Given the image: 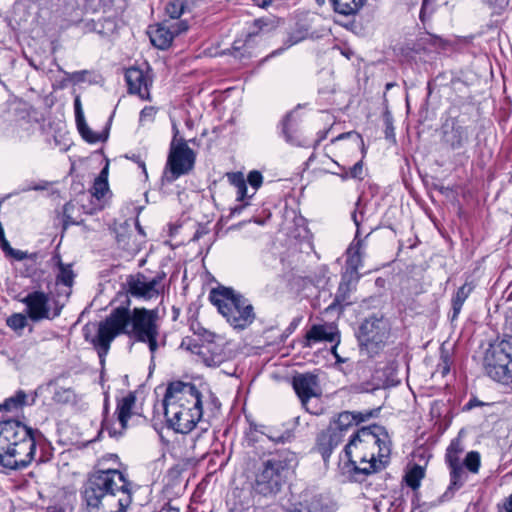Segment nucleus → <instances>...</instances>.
<instances>
[{
    "label": "nucleus",
    "mask_w": 512,
    "mask_h": 512,
    "mask_svg": "<svg viewBox=\"0 0 512 512\" xmlns=\"http://www.w3.org/2000/svg\"><path fill=\"white\" fill-rule=\"evenodd\" d=\"M290 437L291 434L287 431L281 434H268V438L275 443H285L287 440L290 439Z\"/></svg>",
    "instance_id": "47"
},
{
    "label": "nucleus",
    "mask_w": 512,
    "mask_h": 512,
    "mask_svg": "<svg viewBox=\"0 0 512 512\" xmlns=\"http://www.w3.org/2000/svg\"><path fill=\"white\" fill-rule=\"evenodd\" d=\"M163 278L164 276L158 275L149 279L141 273L131 275L126 282L127 291L133 297L150 300L160 295Z\"/></svg>",
    "instance_id": "12"
},
{
    "label": "nucleus",
    "mask_w": 512,
    "mask_h": 512,
    "mask_svg": "<svg viewBox=\"0 0 512 512\" xmlns=\"http://www.w3.org/2000/svg\"><path fill=\"white\" fill-rule=\"evenodd\" d=\"M394 86V83H387L386 84V90L391 89Z\"/></svg>",
    "instance_id": "57"
},
{
    "label": "nucleus",
    "mask_w": 512,
    "mask_h": 512,
    "mask_svg": "<svg viewBox=\"0 0 512 512\" xmlns=\"http://www.w3.org/2000/svg\"><path fill=\"white\" fill-rule=\"evenodd\" d=\"M365 175V169L363 166V162H356L352 168L348 171V178L352 179H363Z\"/></svg>",
    "instance_id": "43"
},
{
    "label": "nucleus",
    "mask_w": 512,
    "mask_h": 512,
    "mask_svg": "<svg viewBox=\"0 0 512 512\" xmlns=\"http://www.w3.org/2000/svg\"><path fill=\"white\" fill-rule=\"evenodd\" d=\"M289 512H328L319 499L312 498L296 504Z\"/></svg>",
    "instance_id": "34"
},
{
    "label": "nucleus",
    "mask_w": 512,
    "mask_h": 512,
    "mask_svg": "<svg viewBox=\"0 0 512 512\" xmlns=\"http://www.w3.org/2000/svg\"><path fill=\"white\" fill-rule=\"evenodd\" d=\"M467 479V473L462 465L450 468V485L448 491L460 489Z\"/></svg>",
    "instance_id": "33"
},
{
    "label": "nucleus",
    "mask_w": 512,
    "mask_h": 512,
    "mask_svg": "<svg viewBox=\"0 0 512 512\" xmlns=\"http://www.w3.org/2000/svg\"><path fill=\"white\" fill-rule=\"evenodd\" d=\"M296 464L295 454L288 449H280L261 458L251 476V487L255 494L275 497L287 481L290 471Z\"/></svg>",
    "instance_id": "6"
},
{
    "label": "nucleus",
    "mask_w": 512,
    "mask_h": 512,
    "mask_svg": "<svg viewBox=\"0 0 512 512\" xmlns=\"http://www.w3.org/2000/svg\"><path fill=\"white\" fill-rule=\"evenodd\" d=\"M173 138L170 144V151L167 160H195L198 154V143L195 139L186 141L180 136L179 129L174 120H172Z\"/></svg>",
    "instance_id": "15"
},
{
    "label": "nucleus",
    "mask_w": 512,
    "mask_h": 512,
    "mask_svg": "<svg viewBox=\"0 0 512 512\" xmlns=\"http://www.w3.org/2000/svg\"><path fill=\"white\" fill-rule=\"evenodd\" d=\"M187 29L188 25L185 21L172 24L163 22L158 24L155 28L150 29L149 37L155 47L164 50L171 45L176 35L187 31Z\"/></svg>",
    "instance_id": "16"
},
{
    "label": "nucleus",
    "mask_w": 512,
    "mask_h": 512,
    "mask_svg": "<svg viewBox=\"0 0 512 512\" xmlns=\"http://www.w3.org/2000/svg\"><path fill=\"white\" fill-rule=\"evenodd\" d=\"M108 174H109V162H106L105 166L99 173V175L95 178V180H102V181H108Z\"/></svg>",
    "instance_id": "49"
},
{
    "label": "nucleus",
    "mask_w": 512,
    "mask_h": 512,
    "mask_svg": "<svg viewBox=\"0 0 512 512\" xmlns=\"http://www.w3.org/2000/svg\"><path fill=\"white\" fill-rule=\"evenodd\" d=\"M471 291H472V288L467 284L462 285L456 291L455 295L452 298V312H453L452 317H451L452 320H455L458 317V315L462 309V306H463L464 302L466 301V299L468 298Z\"/></svg>",
    "instance_id": "30"
},
{
    "label": "nucleus",
    "mask_w": 512,
    "mask_h": 512,
    "mask_svg": "<svg viewBox=\"0 0 512 512\" xmlns=\"http://www.w3.org/2000/svg\"><path fill=\"white\" fill-rule=\"evenodd\" d=\"M194 162H167L162 180L171 183L193 168Z\"/></svg>",
    "instance_id": "26"
},
{
    "label": "nucleus",
    "mask_w": 512,
    "mask_h": 512,
    "mask_svg": "<svg viewBox=\"0 0 512 512\" xmlns=\"http://www.w3.org/2000/svg\"><path fill=\"white\" fill-rule=\"evenodd\" d=\"M253 3L261 8H265L269 6L272 3V0H252Z\"/></svg>",
    "instance_id": "52"
},
{
    "label": "nucleus",
    "mask_w": 512,
    "mask_h": 512,
    "mask_svg": "<svg viewBox=\"0 0 512 512\" xmlns=\"http://www.w3.org/2000/svg\"><path fill=\"white\" fill-rule=\"evenodd\" d=\"M503 508L505 509L506 512H512V494L508 498H506L503 504Z\"/></svg>",
    "instance_id": "53"
},
{
    "label": "nucleus",
    "mask_w": 512,
    "mask_h": 512,
    "mask_svg": "<svg viewBox=\"0 0 512 512\" xmlns=\"http://www.w3.org/2000/svg\"><path fill=\"white\" fill-rule=\"evenodd\" d=\"M391 335V323L383 315H372L364 319L357 331L360 351L369 357L379 354Z\"/></svg>",
    "instance_id": "8"
},
{
    "label": "nucleus",
    "mask_w": 512,
    "mask_h": 512,
    "mask_svg": "<svg viewBox=\"0 0 512 512\" xmlns=\"http://www.w3.org/2000/svg\"><path fill=\"white\" fill-rule=\"evenodd\" d=\"M126 82L130 93L139 95L143 100L150 98L149 89L152 85L150 76L140 68L131 67L125 73Z\"/></svg>",
    "instance_id": "21"
},
{
    "label": "nucleus",
    "mask_w": 512,
    "mask_h": 512,
    "mask_svg": "<svg viewBox=\"0 0 512 512\" xmlns=\"http://www.w3.org/2000/svg\"><path fill=\"white\" fill-rule=\"evenodd\" d=\"M280 24V19L268 15L264 16L258 19H255L253 22V26L255 30L251 31L247 35V39L242 43L241 41H235L232 48H231V54L234 57L237 58H243L246 56V54H249L247 52V48L252 41V38L259 35V34H268L272 31H274Z\"/></svg>",
    "instance_id": "14"
},
{
    "label": "nucleus",
    "mask_w": 512,
    "mask_h": 512,
    "mask_svg": "<svg viewBox=\"0 0 512 512\" xmlns=\"http://www.w3.org/2000/svg\"><path fill=\"white\" fill-rule=\"evenodd\" d=\"M71 204H67L64 208V211H69V208H70Z\"/></svg>",
    "instance_id": "60"
},
{
    "label": "nucleus",
    "mask_w": 512,
    "mask_h": 512,
    "mask_svg": "<svg viewBox=\"0 0 512 512\" xmlns=\"http://www.w3.org/2000/svg\"><path fill=\"white\" fill-rule=\"evenodd\" d=\"M436 0H423L422 6L420 10V19L422 22L425 21L427 17H430L434 11L436 10Z\"/></svg>",
    "instance_id": "42"
},
{
    "label": "nucleus",
    "mask_w": 512,
    "mask_h": 512,
    "mask_svg": "<svg viewBox=\"0 0 512 512\" xmlns=\"http://www.w3.org/2000/svg\"><path fill=\"white\" fill-rule=\"evenodd\" d=\"M297 42H298V39H297V40H295V41H293V42H291V44H290V45L296 44Z\"/></svg>",
    "instance_id": "61"
},
{
    "label": "nucleus",
    "mask_w": 512,
    "mask_h": 512,
    "mask_svg": "<svg viewBox=\"0 0 512 512\" xmlns=\"http://www.w3.org/2000/svg\"><path fill=\"white\" fill-rule=\"evenodd\" d=\"M357 282H358V280L350 279V276H348V278L344 279V275H343L331 307H334L336 305H339V306L349 305L351 303L349 301L350 293L353 289V286Z\"/></svg>",
    "instance_id": "27"
},
{
    "label": "nucleus",
    "mask_w": 512,
    "mask_h": 512,
    "mask_svg": "<svg viewBox=\"0 0 512 512\" xmlns=\"http://www.w3.org/2000/svg\"><path fill=\"white\" fill-rule=\"evenodd\" d=\"M27 405V394L23 390H19L15 395L7 398L3 402V408L5 411L13 412L22 409Z\"/></svg>",
    "instance_id": "32"
},
{
    "label": "nucleus",
    "mask_w": 512,
    "mask_h": 512,
    "mask_svg": "<svg viewBox=\"0 0 512 512\" xmlns=\"http://www.w3.org/2000/svg\"><path fill=\"white\" fill-rule=\"evenodd\" d=\"M483 403L477 399H471L469 402L465 405V409L471 410L476 406H481Z\"/></svg>",
    "instance_id": "51"
},
{
    "label": "nucleus",
    "mask_w": 512,
    "mask_h": 512,
    "mask_svg": "<svg viewBox=\"0 0 512 512\" xmlns=\"http://www.w3.org/2000/svg\"><path fill=\"white\" fill-rule=\"evenodd\" d=\"M53 260L58 265V273L56 275V285H63L65 287V296L70 295V289L74 281V273L70 264H63L59 255H55Z\"/></svg>",
    "instance_id": "24"
},
{
    "label": "nucleus",
    "mask_w": 512,
    "mask_h": 512,
    "mask_svg": "<svg viewBox=\"0 0 512 512\" xmlns=\"http://www.w3.org/2000/svg\"><path fill=\"white\" fill-rule=\"evenodd\" d=\"M343 441V435L340 431L329 426L321 431L317 437V451L321 454L324 461H327L333 450Z\"/></svg>",
    "instance_id": "22"
},
{
    "label": "nucleus",
    "mask_w": 512,
    "mask_h": 512,
    "mask_svg": "<svg viewBox=\"0 0 512 512\" xmlns=\"http://www.w3.org/2000/svg\"><path fill=\"white\" fill-rule=\"evenodd\" d=\"M372 416V412H349L345 411L338 415L337 420H335L332 424L329 425L330 428H335L342 433L344 436V432L351 426L360 424L366 420H368Z\"/></svg>",
    "instance_id": "23"
},
{
    "label": "nucleus",
    "mask_w": 512,
    "mask_h": 512,
    "mask_svg": "<svg viewBox=\"0 0 512 512\" xmlns=\"http://www.w3.org/2000/svg\"><path fill=\"white\" fill-rule=\"evenodd\" d=\"M21 302L26 306L27 316L34 322L43 319H54L61 313L63 305L55 304L51 312L49 306V295L43 291H33L28 293Z\"/></svg>",
    "instance_id": "11"
},
{
    "label": "nucleus",
    "mask_w": 512,
    "mask_h": 512,
    "mask_svg": "<svg viewBox=\"0 0 512 512\" xmlns=\"http://www.w3.org/2000/svg\"><path fill=\"white\" fill-rule=\"evenodd\" d=\"M12 258H14L15 260H18V261H21V260H24V259H31V260H35L38 256V253H32V254H29L28 252L26 251H22V250H18V249H10V254L8 255Z\"/></svg>",
    "instance_id": "44"
},
{
    "label": "nucleus",
    "mask_w": 512,
    "mask_h": 512,
    "mask_svg": "<svg viewBox=\"0 0 512 512\" xmlns=\"http://www.w3.org/2000/svg\"><path fill=\"white\" fill-rule=\"evenodd\" d=\"M487 375L495 381L512 382V336L489 345L483 359Z\"/></svg>",
    "instance_id": "9"
},
{
    "label": "nucleus",
    "mask_w": 512,
    "mask_h": 512,
    "mask_svg": "<svg viewBox=\"0 0 512 512\" xmlns=\"http://www.w3.org/2000/svg\"><path fill=\"white\" fill-rule=\"evenodd\" d=\"M186 125L190 128L193 126V123L190 120H187Z\"/></svg>",
    "instance_id": "58"
},
{
    "label": "nucleus",
    "mask_w": 512,
    "mask_h": 512,
    "mask_svg": "<svg viewBox=\"0 0 512 512\" xmlns=\"http://www.w3.org/2000/svg\"><path fill=\"white\" fill-rule=\"evenodd\" d=\"M157 321V309L134 308L129 310L125 307L113 309L109 316L100 322L97 335L92 339L100 363L104 364L111 342L120 334L146 343L153 359L158 349L159 326Z\"/></svg>",
    "instance_id": "1"
},
{
    "label": "nucleus",
    "mask_w": 512,
    "mask_h": 512,
    "mask_svg": "<svg viewBox=\"0 0 512 512\" xmlns=\"http://www.w3.org/2000/svg\"><path fill=\"white\" fill-rule=\"evenodd\" d=\"M438 370L443 376L449 373L450 365L448 356L442 358V362L438 364Z\"/></svg>",
    "instance_id": "48"
},
{
    "label": "nucleus",
    "mask_w": 512,
    "mask_h": 512,
    "mask_svg": "<svg viewBox=\"0 0 512 512\" xmlns=\"http://www.w3.org/2000/svg\"><path fill=\"white\" fill-rule=\"evenodd\" d=\"M187 9V0H170L165 7L171 19H178Z\"/></svg>",
    "instance_id": "35"
},
{
    "label": "nucleus",
    "mask_w": 512,
    "mask_h": 512,
    "mask_svg": "<svg viewBox=\"0 0 512 512\" xmlns=\"http://www.w3.org/2000/svg\"><path fill=\"white\" fill-rule=\"evenodd\" d=\"M509 325H510L511 331H512V319L509 321Z\"/></svg>",
    "instance_id": "62"
},
{
    "label": "nucleus",
    "mask_w": 512,
    "mask_h": 512,
    "mask_svg": "<svg viewBox=\"0 0 512 512\" xmlns=\"http://www.w3.org/2000/svg\"><path fill=\"white\" fill-rule=\"evenodd\" d=\"M333 169L328 170L329 173L340 176L343 180L348 179V170L339 164V162H333Z\"/></svg>",
    "instance_id": "46"
},
{
    "label": "nucleus",
    "mask_w": 512,
    "mask_h": 512,
    "mask_svg": "<svg viewBox=\"0 0 512 512\" xmlns=\"http://www.w3.org/2000/svg\"><path fill=\"white\" fill-rule=\"evenodd\" d=\"M77 128L83 139L89 143L104 142L108 137V133L106 131L93 132L87 125L86 121L77 124Z\"/></svg>",
    "instance_id": "31"
},
{
    "label": "nucleus",
    "mask_w": 512,
    "mask_h": 512,
    "mask_svg": "<svg viewBox=\"0 0 512 512\" xmlns=\"http://www.w3.org/2000/svg\"><path fill=\"white\" fill-rule=\"evenodd\" d=\"M381 436L386 437L384 429L378 425L363 427L352 436L344 449L350 472L367 476L384 468L390 447Z\"/></svg>",
    "instance_id": "3"
},
{
    "label": "nucleus",
    "mask_w": 512,
    "mask_h": 512,
    "mask_svg": "<svg viewBox=\"0 0 512 512\" xmlns=\"http://www.w3.org/2000/svg\"><path fill=\"white\" fill-rule=\"evenodd\" d=\"M392 130H393V129H392V127L387 126V129H386V135H387V137L389 136V133H391V132H392Z\"/></svg>",
    "instance_id": "55"
},
{
    "label": "nucleus",
    "mask_w": 512,
    "mask_h": 512,
    "mask_svg": "<svg viewBox=\"0 0 512 512\" xmlns=\"http://www.w3.org/2000/svg\"><path fill=\"white\" fill-rule=\"evenodd\" d=\"M282 134L285 140L292 145L303 144L300 139L298 121L294 117L293 113L287 114L282 121Z\"/></svg>",
    "instance_id": "25"
},
{
    "label": "nucleus",
    "mask_w": 512,
    "mask_h": 512,
    "mask_svg": "<svg viewBox=\"0 0 512 512\" xmlns=\"http://www.w3.org/2000/svg\"><path fill=\"white\" fill-rule=\"evenodd\" d=\"M109 192L108 181L94 180L90 193L98 202H101ZM98 206L100 209L103 207L101 203H99Z\"/></svg>",
    "instance_id": "37"
},
{
    "label": "nucleus",
    "mask_w": 512,
    "mask_h": 512,
    "mask_svg": "<svg viewBox=\"0 0 512 512\" xmlns=\"http://www.w3.org/2000/svg\"><path fill=\"white\" fill-rule=\"evenodd\" d=\"M41 435L18 420L0 421V464L17 470L26 468L34 459L36 436Z\"/></svg>",
    "instance_id": "5"
},
{
    "label": "nucleus",
    "mask_w": 512,
    "mask_h": 512,
    "mask_svg": "<svg viewBox=\"0 0 512 512\" xmlns=\"http://www.w3.org/2000/svg\"><path fill=\"white\" fill-rule=\"evenodd\" d=\"M1 410H4V408H3V403H2V404H0V411H1Z\"/></svg>",
    "instance_id": "63"
},
{
    "label": "nucleus",
    "mask_w": 512,
    "mask_h": 512,
    "mask_svg": "<svg viewBox=\"0 0 512 512\" xmlns=\"http://www.w3.org/2000/svg\"><path fill=\"white\" fill-rule=\"evenodd\" d=\"M318 342L334 343L331 351L337 361H341L336 352L337 345L340 343V335L335 326L328 323L312 325L306 333L304 347H311L312 344Z\"/></svg>",
    "instance_id": "18"
},
{
    "label": "nucleus",
    "mask_w": 512,
    "mask_h": 512,
    "mask_svg": "<svg viewBox=\"0 0 512 512\" xmlns=\"http://www.w3.org/2000/svg\"><path fill=\"white\" fill-rule=\"evenodd\" d=\"M359 205H360V200L356 203L357 208L359 207Z\"/></svg>",
    "instance_id": "64"
},
{
    "label": "nucleus",
    "mask_w": 512,
    "mask_h": 512,
    "mask_svg": "<svg viewBox=\"0 0 512 512\" xmlns=\"http://www.w3.org/2000/svg\"><path fill=\"white\" fill-rule=\"evenodd\" d=\"M89 512H126L132 502V483L118 469L90 474L83 491Z\"/></svg>",
    "instance_id": "2"
},
{
    "label": "nucleus",
    "mask_w": 512,
    "mask_h": 512,
    "mask_svg": "<svg viewBox=\"0 0 512 512\" xmlns=\"http://www.w3.org/2000/svg\"><path fill=\"white\" fill-rule=\"evenodd\" d=\"M163 405L168 426L177 433H189L197 423H202L201 393L192 383L181 381L170 383Z\"/></svg>",
    "instance_id": "4"
},
{
    "label": "nucleus",
    "mask_w": 512,
    "mask_h": 512,
    "mask_svg": "<svg viewBox=\"0 0 512 512\" xmlns=\"http://www.w3.org/2000/svg\"><path fill=\"white\" fill-rule=\"evenodd\" d=\"M319 5H323L325 3V0H316Z\"/></svg>",
    "instance_id": "59"
},
{
    "label": "nucleus",
    "mask_w": 512,
    "mask_h": 512,
    "mask_svg": "<svg viewBox=\"0 0 512 512\" xmlns=\"http://www.w3.org/2000/svg\"><path fill=\"white\" fill-rule=\"evenodd\" d=\"M74 110H75L76 123L79 124V123L84 122L85 117H84V113L82 110L81 101L78 96L74 100Z\"/></svg>",
    "instance_id": "45"
},
{
    "label": "nucleus",
    "mask_w": 512,
    "mask_h": 512,
    "mask_svg": "<svg viewBox=\"0 0 512 512\" xmlns=\"http://www.w3.org/2000/svg\"><path fill=\"white\" fill-rule=\"evenodd\" d=\"M135 402L136 396L132 392L128 393L125 397L120 399L117 403L115 412L117 414V420L120 428L117 429L113 424L109 423L107 420H104L102 424V431H107L110 437L121 436L127 428V422L131 417Z\"/></svg>",
    "instance_id": "17"
},
{
    "label": "nucleus",
    "mask_w": 512,
    "mask_h": 512,
    "mask_svg": "<svg viewBox=\"0 0 512 512\" xmlns=\"http://www.w3.org/2000/svg\"><path fill=\"white\" fill-rule=\"evenodd\" d=\"M0 247L5 252L6 255H9L10 254V249H13L10 246V244H9V242H8V240L6 238L1 239Z\"/></svg>",
    "instance_id": "50"
},
{
    "label": "nucleus",
    "mask_w": 512,
    "mask_h": 512,
    "mask_svg": "<svg viewBox=\"0 0 512 512\" xmlns=\"http://www.w3.org/2000/svg\"><path fill=\"white\" fill-rule=\"evenodd\" d=\"M34 190H43L44 186L36 185L33 187Z\"/></svg>",
    "instance_id": "56"
},
{
    "label": "nucleus",
    "mask_w": 512,
    "mask_h": 512,
    "mask_svg": "<svg viewBox=\"0 0 512 512\" xmlns=\"http://www.w3.org/2000/svg\"><path fill=\"white\" fill-rule=\"evenodd\" d=\"M443 142L452 150L461 149L469 139L468 128L463 121L450 118L442 126Z\"/></svg>",
    "instance_id": "19"
},
{
    "label": "nucleus",
    "mask_w": 512,
    "mask_h": 512,
    "mask_svg": "<svg viewBox=\"0 0 512 512\" xmlns=\"http://www.w3.org/2000/svg\"><path fill=\"white\" fill-rule=\"evenodd\" d=\"M139 167L142 169V171L146 174V168L144 165V162H139Z\"/></svg>",
    "instance_id": "54"
},
{
    "label": "nucleus",
    "mask_w": 512,
    "mask_h": 512,
    "mask_svg": "<svg viewBox=\"0 0 512 512\" xmlns=\"http://www.w3.org/2000/svg\"><path fill=\"white\" fill-rule=\"evenodd\" d=\"M318 378L316 375L305 373L293 378V388L306 411L317 414V411L309 407L311 398L317 396Z\"/></svg>",
    "instance_id": "20"
},
{
    "label": "nucleus",
    "mask_w": 512,
    "mask_h": 512,
    "mask_svg": "<svg viewBox=\"0 0 512 512\" xmlns=\"http://www.w3.org/2000/svg\"><path fill=\"white\" fill-rule=\"evenodd\" d=\"M210 300L227 323L236 330L246 329L256 319L251 302L232 288L213 289L210 293Z\"/></svg>",
    "instance_id": "7"
},
{
    "label": "nucleus",
    "mask_w": 512,
    "mask_h": 512,
    "mask_svg": "<svg viewBox=\"0 0 512 512\" xmlns=\"http://www.w3.org/2000/svg\"><path fill=\"white\" fill-rule=\"evenodd\" d=\"M157 109L154 106H145L139 116V122L141 125L152 123L155 119Z\"/></svg>",
    "instance_id": "41"
},
{
    "label": "nucleus",
    "mask_w": 512,
    "mask_h": 512,
    "mask_svg": "<svg viewBox=\"0 0 512 512\" xmlns=\"http://www.w3.org/2000/svg\"><path fill=\"white\" fill-rule=\"evenodd\" d=\"M425 472L421 466L415 465L405 476L406 484L416 490L420 487L421 480L424 478Z\"/></svg>",
    "instance_id": "36"
},
{
    "label": "nucleus",
    "mask_w": 512,
    "mask_h": 512,
    "mask_svg": "<svg viewBox=\"0 0 512 512\" xmlns=\"http://www.w3.org/2000/svg\"><path fill=\"white\" fill-rule=\"evenodd\" d=\"M341 141H347V144L345 145V147L348 149L361 150V156L365 157L364 142L359 133H357L356 131H350V132L339 134L332 140V143L336 144Z\"/></svg>",
    "instance_id": "29"
},
{
    "label": "nucleus",
    "mask_w": 512,
    "mask_h": 512,
    "mask_svg": "<svg viewBox=\"0 0 512 512\" xmlns=\"http://www.w3.org/2000/svg\"><path fill=\"white\" fill-rule=\"evenodd\" d=\"M465 467L472 473H477L480 468V454L476 451L469 452L464 459Z\"/></svg>",
    "instance_id": "40"
},
{
    "label": "nucleus",
    "mask_w": 512,
    "mask_h": 512,
    "mask_svg": "<svg viewBox=\"0 0 512 512\" xmlns=\"http://www.w3.org/2000/svg\"><path fill=\"white\" fill-rule=\"evenodd\" d=\"M460 452H461V449L454 443H452L448 447L445 459H446V462H447L449 468H453V467L462 465L460 458L458 456V454Z\"/></svg>",
    "instance_id": "39"
},
{
    "label": "nucleus",
    "mask_w": 512,
    "mask_h": 512,
    "mask_svg": "<svg viewBox=\"0 0 512 512\" xmlns=\"http://www.w3.org/2000/svg\"><path fill=\"white\" fill-rule=\"evenodd\" d=\"M6 324L16 332L22 331L27 325V317L22 313H14L7 318Z\"/></svg>",
    "instance_id": "38"
},
{
    "label": "nucleus",
    "mask_w": 512,
    "mask_h": 512,
    "mask_svg": "<svg viewBox=\"0 0 512 512\" xmlns=\"http://www.w3.org/2000/svg\"><path fill=\"white\" fill-rule=\"evenodd\" d=\"M333 10L341 15H355L365 4L366 0H329Z\"/></svg>",
    "instance_id": "28"
},
{
    "label": "nucleus",
    "mask_w": 512,
    "mask_h": 512,
    "mask_svg": "<svg viewBox=\"0 0 512 512\" xmlns=\"http://www.w3.org/2000/svg\"><path fill=\"white\" fill-rule=\"evenodd\" d=\"M229 183L236 188V201L239 202L230 210V216L239 215L250 205V199L263 183L260 171L252 170L245 178L243 172H230L226 174Z\"/></svg>",
    "instance_id": "10"
},
{
    "label": "nucleus",
    "mask_w": 512,
    "mask_h": 512,
    "mask_svg": "<svg viewBox=\"0 0 512 512\" xmlns=\"http://www.w3.org/2000/svg\"><path fill=\"white\" fill-rule=\"evenodd\" d=\"M363 219V212L359 213L355 210L352 213V220L357 227L355 238L353 242L350 244L347 250V260H346V270L344 275V279L350 276V279L359 280L360 274L359 269L362 267V253L361 249L363 247V240L359 238L360 236V223Z\"/></svg>",
    "instance_id": "13"
}]
</instances>
